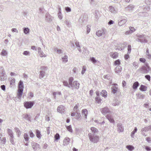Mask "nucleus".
Here are the masks:
<instances>
[{
    "label": "nucleus",
    "mask_w": 151,
    "mask_h": 151,
    "mask_svg": "<svg viewBox=\"0 0 151 151\" xmlns=\"http://www.w3.org/2000/svg\"><path fill=\"white\" fill-rule=\"evenodd\" d=\"M95 100L98 103H99L101 102L102 100L99 97V96H97L95 98Z\"/></svg>",
    "instance_id": "obj_47"
},
{
    "label": "nucleus",
    "mask_w": 151,
    "mask_h": 151,
    "mask_svg": "<svg viewBox=\"0 0 151 151\" xmlns=\"http://www.w3.org/2000/svg\"><path fill=\"white\" fill-rule=\"evenodd\" d=\"M39 55L40 57H45L46 56V55L44 54L43 52L42 51H41L39 53Z\"/></svg>",
    "instance_id": "obj_49"
},
{
    "label": "nucleus",
    "mask_w": 151,
    "mask_h": 151,
    "mask_svg": "<svg viewBox=\"0 0 151 151\" xmlns=\"http://www.w3.org/2000/svg\"><path fill=\"white\" fill-rule=\"evenodd\" d=\"M66 128L68 130V131H69L70 132H72V129L71 128V127L70 125L66 126Z\"/></svg>",
    "instance_id": "obj_51"
},
{
    "label": "nucleus",
    "mask_w": 151,
    "mask_h": 151,
    "mask_svg": "<svg viewBox=\"0 0 151 151\" xmlns=\"http://www.w3.org/2000/svg\"><path fill=\"white\" fill-rule=\"evenodd\" d=\"M139 60L140 62L143 63H145L146 61V59L145 58H140Z\"/></svg>",
    "instance_id": "obj_58"
},
{
    "label": "nucleus",
    "mask_w": 151,
    "mask_h": 151,
    "mask_svg": "<svg viewBox=\"0 0 151 151\" xmlns=\"http://www.w3.org/2000/svg\"><path fill=\"white\" fill-rule=\"evenodd\" d=\"M65 111L64 107L63 105H60L57 108V111L60 113L61 114L64 113Z\"/></svg>",
    "instance_id": "obj_13"
},
{
    "label": "nucleus",
    "mask_w": 151,
    "mask_h": 151,
    "mask_svg": "<svg viewBox=\"0 0 151 151\" xmlns=\"http://www.w3.org/2000/svg\"><path fill=\"white\" fill-rule=\"evenodd\" d=\"M29 135L30 137L31 138H33L35 136V135L34 134V133H33L32 132V130H30L29 132Z\"/></svg>",
    "instance_id": "obj_45"
},
{
    "label": "nucleus",
    "mask_w": 151,
    "mask_h": 151,
    "mask_svg": "<svg viewBox=\"0 0 151 151\" xmlns=\"http://www.w3.org/2000/svg\"><path fill=\"white\" fill-rule=\"evenodd\" d=\"M23 137L26 141H28L29 140V138L28 137V135L27 133H24L23 135Z\"/></svg>",
    "instance_id": "obj_34"
},
{
    "label": "nucleus",
    "mask_w": 151,
    "mask_h": 151,
    "mask_svg": "<svg viewBox=\"0 0 151 151\" xmlns=\"http://www.w3.org/2000/svg\"><path fill=\"white\" fill-rule=\"evenodd\" d=\"M63 61L64 63H66L68 61V56L67 55H65L62 58Z\"/></svg>",
    "instance_id": "obj_41"
},
{
    "label": "nucleus",
    "mask_w": 151,
    "mask_h": 151,
    "mask_svg": "<svg viewBox=\"0 0 151 151\" xmlns=\"http://www.w3.org/2000/svg\"><path fill=\"white\" fill-rule=\"evenodd\" d=\"M58 17L60 19H62L63 17L61 15V12H59L58 13Z\"/></svg>",
    "instance_id": "obj_64"
},
{
    "label": "nucleus",
    "mask_w": 151,
    "mask_h": 151,
    "mask_svg": "<svg viewBox=\"0 0 151 151\" xmlns=\"http://www.w3.org/2000/svg\"><path fill=\"white\" fill-rule=\"evenodd\" d=\"M70 139L68 137L65 138L63 141V145H66L68 144Z\"/></svg>",
    "instance_id": "obj_23"
},
{
    "label": "nucleus",
    "mask_w": 151,
    "mask_h": 151,
    "mask_svg": "<svg viewBox=\"0 0 151 151\" xmlns=\"http://www.w3.org/2000/svg\"><path fill=\"white\" fill-rule=\"evenodd\" d=\"M1 143L2 144H5L6 141V138L4 137H3L2 139L1 140Z\"/></svg>",
    "instance_id": "obj_50"
},
{
    "label": "nucleus",
    "mask_w": 151,
    "mask_h": 151,
    "mask_svg": "<svg viewBox=\"0 0 151 151\" xmlns=\"http://www.w3.org/2000/svg\"><path fill=\"white\" fill-rule=\"evenodd\" d=\"M101 95L105 97L107 96V92L105 90H103L101 92Z\"/></svg>",
    "instance_id": "obj_33"
},
{
    "label": "nucleus",
    "mask_w": 151,
    "mask_h": 151,
    "mask_svg": "<svg viewBox=\"0 0 151 151\" xmlns=\"http://www.w3.org/2000/svg\"><path fill=\"white\" fill-rule=\"evenodd\" d=\"M86 70V67L85 66H83L82 68V71H81V74H83Z\"/></svg>",
    "instance_id": "obj_53"
},
{
    "label": "nucleus",
    "mask_w": 151,
    "mask_h": 151,
    "mask_svg": "<svg viewBox=\"0 0 151 151\" xmlns=\"http://www.w3.org/2000/svg\"><path fill=\"white\" fill-rule=\"evenodd\" d=\"M102 113L104 114L105 115L107 114H110L111 113L109 109L107 107H105L103 108L101 110Z\"/></svg>",
    "instance_id": "obj_11"
},
{
    "label": "nucleus",
    "mask_w": 151,
    "mask_h": 151,
    "mask_svg": "<svg viewBox=\"0 0 151 151\" xmlns=\"http://www.w3.org/2000/svg\"><path fill=\"white\" fill-rule=\"evenodd\" d=\"M106 117L111 123H114V120L111 117V116L110 115H107L106 116Z\"/></svg>",
    "instance_id": "obj_22"
},
{
    "label": "nucleus",
    "mask_w": 151,
    "mask_h": 151,
    "mask_svg": "<svg viewBox=\"0 0 151 151\" xmlns=\"http://www.w3.org/2000/svg\"><path fill=\"white\" fill-rule=\"evenodd\" d=\"M109 11L111 13H116L117 12V10L115 9L114 8L111 6H110L109 7Z\"/></svg>",
    "instance_id": "obj_17"
},
{
    "label": "nucleus",
    "mask_w": 151,
    "mask_h": 151,
    "mask_svg": "<svg viewBox=\"0 0 151 151\" xmlns=\"http://www.w3.org/2000/svg\"><path fill=\"white\" fill-rule=\"evenodd\" d=\"M129 30L131 31V32H132V33L135 31L134 28L132 27H129Z\"/></svg>",
    "instance_id": "obj_63"
},
{
    "label": "nucleus",
    "mask_w": 151,
    "mask_h": 151,
    "mask_svg": "<svg viewBox=\"0 0 151 151\" xmlns=\"http://www.w3.org/2000/svg\"><path fill=\"white\" fill-rule=\"evenodd\" d=\"M6 76L5 71L3 70L2 72L0 73V81H4L5 79H6Z\"/></svg>",
    "instance_id": "obj_12"
},
{
    "label": "nucleus",
    "mask_w": 151,
    "mask_h": 151,
    "mask_svg": "<svg viewBox=\"0 0 151 151\" xmlns=\"http://www.w3.org/2000/svg\"><path fill=\"white\" fill-rule=\"evenodd\" d=\"M88 136L90 141L93 143H96L99 141V136L95 135L94 134L89 133L88 134Z\"/></svg>",
    "instance_id": "obj_3"
},
{
    "label": "nucleus",
    "mask_w": 151,
    "mask_h": 151,
    "mask_svg": "<svg viewBox=\"0 0 151 151\" xmlns=\"http://www.w3.org/2000/svg\"><path fill=\"white\" fill-rule=\"evenodd\" d=\"M120 102L117 99H115L113 101L112 104L113 106H119L120 104Z\"/></svg>",
    "instance_id": "obj_20"
},
{
    "label": "nucleus",
    "mask_w": 151,
    "mask_h": 151,
    "mask_svg": "<svg viewBox=\"0 0 151 151\" xmlns=\"http://www.w3.org/2000/svg\"><path fill=\"white\" fill-rule=\"evenodd\" d=\"M34 101H26L24 103V106L27 109L31 108L34 105Z\"/></svg>",
    "instance_id": "obj_7"
},
{
    "label": "nucleus",
    "mask_w": 151,
    "mask_h": 151,
    "mask_svg": "<svg viewBox=\"0 0 151 151\" xmlns=\"http://www.w3.org/2000/svg\"><path fill=\"white\" fill-rule=\"evenodd\" d=\"M117 131L118 132H122L124 130V127L122 126L121 123H119L117 124Z\"/></svg>",
    "instance_id": "obj_14"
},
{
    "label": "nucleus",
    "mask_w": 151,
    "mask_h": 151,
    "mask_svg": "<svg viewBox=\"0 0 151 151\" xmlns=\"http://www.w3.org/2000/svg\"><path fill=\"white\" fill-rule=\"evenodd\" d=\"M18 88L19 89H23L24 86L23 82L20 80L18 84Z\"/></svg>",
    "instance_id": "obj_24"
},
{
    "label": "nucleus",
    "mask_w": 151,
    "mask_h": 151,
    "mask_svg": "<svg viewBox=\"0 0 151 151\" xmlns=\"http://www.w3.org/2000/svg\"><path fill=\"white\" fill-rule=\"evenodd\" d=\"M91 129L92 131V132L93 133H97L98 132V130L97 129L94 127H91Z\"/></svg>",
    "instance_id": "obj_36"
},
{
    "label": "nucleus",
    "mask_w": 151,
    "mask_h": 151,
    "mask_svg": "<svg viewBox=\"0 0 151 151\" xmlns=\"http://www.w3.org/2000/svg\"><path fill=\"white\" fill-rule=\"evenodd\" d=\"M15 80L14 79H12V80L11 81H10V86L11 85H14V83H15Z\"/></svg>",
    "instance_id": "obj_60"
},
{
    "label": "nucleus",
    "mask_w": 151,
    "mask_h": 151,
    "mask_svg": "<svg viewBox=\"0 0 151 151\" xmlns=\"http://www.w3.org/2000/svg\"><path fill=\"white\" fill-rule=\"evenodd\" d=\"M65 22L68 27H70L71 26V23L69 21L66 19L65 20Z\"/></svg>",
    "instance_id": "obj_48"
},
{
    "label": "nucleus",
    "mask_w": 151,
    "mask_h": 151,
    "mask_svg": "<svg viewBox=\"0 0 151 151\" xmlns=\"http://www.w3.org/2000/svg\"><path fill=\"white\" fill-rule=\"evenodd\" d=\"M73 78L72 77L70 78L69 79L68 81L70 86V88L71 87L73 89H78L79 87V83L76 81H74L73 83Z\"/></svg>",
    "instance_id": "obj_1"
},
{
    "label": "nucleus",
    "mask_w": 151,
    "mask_h": 151,
    "mask_svg": "<svg viewBox=\"0 0 151 151\" xmlns=\"http://www.w3.org/2000/svg\"><path fill=\"white\" fill-rule=\"evenodd\" d=\"M24 33L25 34L29 33V29L28 27H24L23 28Z\"/></svg>",
    "instance_id": "obj_31"
},
{
    "label": "nucleus",
    "mask_w": 151,
    "mask_h": 151,
    "mask_svg": "<svg viewBox=\"0 0 151 151\" xmlns=\"http://www.w3.org/2000/svg\"><path fill=\"white\" fill-rule=\"evenodd\" d=\"M127 22V20L125 18H123L122 20H120V21L118 22V25L120 26L123 25L126 23Z\"/></svg>",
    "instance_id": "obj_15"
},
{
    "label": "nucleus",
    "mask_w": 151,
    "mask_h": 151,
    "mask_svg": "<svg viewBox=\"0 0 151 151\" xmlns=\"http://www.w3.org/2000/svg\"><path fill=\"white\" fill-rule=\"evenodd\" d=\"M137 95V98L138 99H143L144 98L145 96L141 93H139Z\"/></svg>",
    "instance_id": "obj_35"
},
{
    "label": "nucleus",
    "mask_w": 151,
    "mask_h": 151,
    "mask_svg": "<svg viewBox=\"0 0 151 151\" xmlns=\"http://www.w3.org/2000/svg\"><path fill=\"white\" fill-rule=\"evenodd\" d=\"M7 131V133L9 136V139L10 142L12 144L14 145V136L12 131L9 129H8Z\"/></svg>",
    "instance_id": "obj_5"
},
{
    "label": "nucleus",
    "mask_w": 151,
    "mask_h": 151,
    "mask_svg": "<svg viewBox=\"0 0 151 151\" xmlns=\"http://www.w3.org/2000/svg\"><path fill=\"white\" fill-rule=\"evenodd\" d=\"M65 10L67 12H70L71 11V8L69 7H66L65 8Z\"/></svg>",
    "instance_id": "obj_61"
},
{
    "label": "nucleus",
    "mask_w": 151,
    "mask_h": 151,
    "mask_svg": "<svg viewBox=\"0 0 151 151\" xmlns=\"http://www.w3.org/2000/svg\"><path fill=\"white\" fill-rule=\"evenodd\" d=\"M114 64L115 65H120V62L119 60H116L114 62Z\"/></svg>",
    "instance_id": "obj_55"
},
{
    "label": "nucleus",
    "mask_w": 151,
    "mask_h": 151,
    "mask_svg": "<svg viewBox=\"0 0 151 151\" xmlns=\"http://www.w3.org/2000/svg\"><path fill=\"white\" fill-rule=\"evenodd\" d=\"M82 115H84V117L87 118V114L88 113L87 110L86 109H84L82 110Z\"/></svg>",
    "instance_id": "obj_25"
},
{
    "label": "nucleus",
    "mask_w": 151,
    "mask_h": 151,
    "mask_svg": "<svg viewBox=\"0 0 151 151\" xmlns=\"http://www.w3.org/2000/svg\"><path fill=\"white\" fill-rule=\"evenodd\" d=\"M145 65L142 66L138 70V71L142 74L147 73L150 70V68L148 64L146 63Z\"/></svg>",
    "instance_id": "obj_2"
},
{
    "label": "nucleus",
    "mask_w": 151,
    "mask_h": 151,
    "mask_svg": "<svg viewBox=\"0 0 151 151\" xmlns=\"http://www.w3.org/2000/svg\"><path fill=\"white\" fill-rule=\"evenodd\" d=\"M45 19L48 22H51L52 20L51 16L48 13H46L45 15Z\"/></svg>",
    "instance_id": "obj_18"
},
{
    "label": "nucleus",
    "mask_w": 151,
    "mask_h": 151,
    "mask_svg": "<svg viewBox=\"0 0 151 151\" xmlns=\"http://www.w3.org/2000/svg\"><path fill=\"white\" fill-rule=\"evenodd\" d=\"M131 50V45H129L128 46V53L129 54L130 53Z\"/></svg>",
    "instance_id": "obj_59"
},
{
    "label": "nucleus",
    "mask_w": 151,
    "mask_h": 151,
    "mask_svg": "<svg viewBox=\"0 0 151 151\" xmlns=\"http://www.w3.org/2000/svg\"><path fill=\"white\" fill-rule=\"evenodd\" d=\"M141 131L143 132H146L148 131V130L147 127H146L142 129Z\"/></svg>",
    "instance_id": "obj_56"
},
{
    "label": "nucleus",
    "mask_w": 151,
    "mask_h": 151,
    "mask_svg": "<svg viewBox=\"0 0 151 151\" xmlns=\"http://www.w3.org/2000/svg\"><path fill=\"white\" fill-rule=\"evenodd\" d=\"M87 33H89L90 31V26L88 25L87 26Z\"/></svg>",
    "instance_id": "obj_54"
},
{
    "label": "nucleus",
    "mask_w": 151,
    "mask_h": 151,
    "mask_svg": "<svg viewBox=\"0 0 151 151\" xmlns=\"http://www.w3.org/2000/svg\"><path fill=\"white\" fill-rule=\"evenodd\" d=\"M134 7V6L132 4L129 5L128 6L126 7L125 9L126 11H130L132 10Z\"/></svg>",
    "instance_id": "obj_16"
},
{
    "label": "nucleus",
    "mask_w": 151,
    "mask_h": 151,
    "mask_svg": "<svg viewBox=\"0 0 151 151\" xmlns=\"http://www.w3.org/2000/svg\"><path fill=\"white\" fill-rule=\"evenodd\" d=\"M76 119H78L81 116V114L80 113L78 112V111H76Z\"/></svg>",
    "instance_id": "obj_44"
},
{
    "label": "nucleus",
    "mask_w": 151,
    "mask_h": 151,
    "mask_svg": "<svg viewBox=\"0 0 151 151\" xmlns=\"http://www.w3.org/2000/svg\"><path fill=\"white\" fill-rule=\"evenodd\" d=\"M113 86L111 87V92L112 93L114 94H116L117 92L119 91V89L116 86H117V84L116 83H114L112 84Z\"/></svg>",
    "instance_id": "obj_8"
},
{
    "label": "nucleus",
    "mask_w": 151,
    "mask_h": 151,
    "mask_svg": "<svg viewBox=\"0 0 151 151\" xmlns=\"http://www.w3.org/2000/svg\"><path fill=\"white\" fill-rule=\"evenodd\" d=\"M32 147L35 151L39 150L40 149V145L38 143L35 142H33L31 143Z\"/></svg>",
    "instance_id": "obj_9"
},
{
    "label": "nucleus",
    "mask_w": 151,
    "mask_h": 151,
    "mask_svg": "<svg viewBox=\"0 0 151 151\" xmlns=\"http://www.w3.org/2000/svg\"><path fill=\"white\" fill-rule=\"evenodd\" d=\"M145 149L147 151H150L151 150V148L148 146H145Z\"/></svg>",
    "instance_id": "obj_57"
},
{
    "label": "nucleus",
    "mask_w": 151,
    "mask_h": 151,
    "mask_svg": "<svg viewBox=\"0 0 151 151\" xmlns=\"http://www.w3.org/2000/svg\"><path fill=\"white\" fill-rule=\"evenodd\" d=\"M63 85L64 86L67 87L69 88H70V86L69 85V84H68V82L67 81H63Z\"/></svg>",
    "instance_id": "obj_38"
},
{
    "label": "nucleus",
    "mask_w": 151,
    "mask_h": 151,
    "mask_svg": "<svg viewBox=\"0 0 151 151\" xmlns=\"http://www.w3.org/2000/svg\"><path fill=\"white\" fill-rule=\"evenodd\" d=\"M90 60L94 64H95L97 62V60L95 59V58L93 57L91 58H90Z\"/></svg>",
    "instance_id": "obj_52"
},
{
    "label": "nucleus",
    "mask_w": 151,
    "mask_h": 151,
    "mask_svg": "<svg viewBox=\"0 0 151 151\" xmlns=\"http://www.w3.org/2000/svg\"><path fill=\"white\" fill-rule=\"evenodd\" d=\"M36 135L37 137L39 139H40L42 135L41 134L40 132L38 129H37L36 131Z\"/></svg>",
    "instance_id": "obj_26"
},
{
    "label": "nucleus",
    "mask_w": 151,
    "mask_h": 151,
    "mask_svg": "<svg viewBox=\"0 0 151 151\" xmlns=\"http://www.w3.org/2000/svg\"><path fill=\"white\" fill-rule=\"evenodd\" d=\"M137 127H135L134 130L131 133V136L133 138L134 137L133 136L135 133L137 132Z\"/></svg>",
    "instance_id": "obj_37"
},
{
    "label": "nucleus",
    "mask_w": 151,
    "mask_h": 151,
    "mask_svg": "<svg viewBox=\"0 0 151 151\" xmlns=\"http://www.w3.org/2000/svg\"><path fill=\"white\" fill-rule=\"evenodd\" d=\"M40 69L41 70L40 72L39 78L41 79L45 76V70L47 69V67L45 66H41Z\"/></svg>",
    "instance_id": "obj_6"
},
{
    "label": "nucleus",
    "mask_w": 151,
    "mask_h": 151,
    "mask_svg": "<svg viewBox=\"0 0 151 151\" xmlns=\"http://www.w3.org/2000/svg\"><path fill=\"white\" fill-rule=\"evenodd\" d=\"M122 70V68L120 66L118 65L115 68V72L117 73H119Z\"/></svg>",
    "instance_id": "obj_19"
},
{
    "label": "nucleus",
    "mask_w": 151,
    "mask_h": 151,
    "mask_svg": "<svg viewBox=\"0 0 151 151\" xmlns=\"http://www.w3.org/2000/svg\"><path fill=\"white\" fill-rule=\"evenodd\" d=\"M121 47V45H120V44L118 45L117 46H116V47H115V48L116 50H122Z\"/></svg>",
    "instance_id": "obj_43"
},
{
    "label": "nucleus",
    "mask_w": 151,
    "mask_h": 151,
    "mask_svg": "<svg viewBox=\"0 0 151 151\" xmlns=\"http://www.w3.org/2000/svg\"><path fill=\"white\" fill-rule=\"evenodd\" d=\"M110 55L112 58H116L118 55V54L116 52H114V53H110Z\"/></svg>",
    "instance_id": "obj_28"
},
{
    "label": "nucleus",
    "mask_w": 151,
    "mask_h": 151,
    "mask_svg": "<svg viewBox=\"0 0 151 151\" xmlns=\"http://www.w3.org/2000/svg\"><path fill=\"white\" fill-rule=\"evenodd\" d=\"M104 78L110 81H111L112 79V77L109 75H107L105 76L104 77Z\"/></svg>",
    "instance_id": "obj_39"
},
{
    "label": "nucleus",
    "mask_w": 151,
    "mask_h": 151,
    "mask_svg": "<svg viewBox=\"0 0 151 151\" xmlns=\"http://www.w3.org/2000/svg\"><path fill=\"white\" fill-rule=\"evenodd\" d=\"M23 89H18L17 95L19 99H20L21 98L23 93Z\"/></svg>",
    "instance_id": "obj_21"
},
{
    "label": "nucleus",
    "mask_w": 151,
    "mask_h": 151,
    "mask_svg": "<svg viewBox=\"0 0 151 151\" xmlns=\"http://www.w3.org/2000/svg\"><path fill=\"white\" fill-rule=\"evenodd\" d=\"M136 36L138 38H140V40H142L143 42H141V43H147L148 42L147 36H146L145 35H140L137 34Z\"/></svg>",
    "instance_id": "obj_4"
},
{
    "label": "nucleus",
    "mask_w": 151,
    "mask_h": 151,
    "mask_svg": "<svg viewBox=\"0 0 151 151\" xmlns=\"http://www.w3.org/2000/svg\"><path fill=\"white\" fill-rule=\"evenodd\" d=\"M55 141H57L60 138V136L59 134L57 133L55 135Z\"/></svg>",
    "instance_id": "obj_42"
},
{
    "label": "nucleus",
    "mask_w": 151,
    "mask_h": 151,
    "mask_svg": "<svg viewBox=\"0 0 151 151\" xmlns=\"http://www.w3.org/2000/svg\"><path fill=\"white\" fill-rule=\"evenodd\" d=\"M139 90L142 91H145L147 90V87L145 86L141 85L140 86V87L139 88Z\"/></svg>",
    "instance_id": "obj_29"
},
{
    "label": "nucleus",
    "mask_w": 151,
    "mask_h": 151,
    "mask_svg": "<svg viewBox=\"0 0 151 151\" xmlns=\"http://www.w3.org/2000/svg\"><path fill=\"white\" fill-rule=\"evenodd\" d=\"M23 118H24L27 120L31 121V117L29 115L27 114H25L24 115V116L23 117Z\"/></svg>",
    "instance_id": "obj_30"
},
{
    "label": "nucleus",
    "mask_w": 151,
    "mask_h": 151,
    "mask_svg": "<svg viewBox=\"0 0 151 151\" xmlns=\"http://www.w3.org/2000/svg\"><path fill=\"white\" fill-rule=\"evenodd\" d=\"M139 84L138 82L136 81L135 82L132 86V88L134 89H136L139 86Z\"/></svg>",
    "instance_id": "obj_27"
},
{
    "label": "nucleus",
    "mask_w": 151,
    "mask_h": 151,
    "mask_svg": "<svg viewBox=\"0 0 151 151\" xmlns=\"http://www.w3.org/2000/svg\"><path fill=\"white\" fill-rule=\"evenodd\" d=\"M1 54L3 56H6L7 54V52L6 50L3 49L1 53Z\"/></svg>",
    "instance_id": "obj_46"
},
{
    "label": "nucleus",
    "mask_w": 151,
    "mask_h": 151,
    "mask_svg": "<svg viewBox=\"0 0 151 151\" xmlns=\"http://www.w3.org/2000/svg\"><path fill=\"white\" fill-rule=\"evenodd\" d=\"M15 131L17 133V134L18 135V137H19L21 134L20 131L19 129V128L16 127L15 128Z\"/></svg>",
    "instance_id": "obj_40"
},
{
    "label": "nucleus",
    "mask_w": 151,
    "mask_h": 151,
    "mask_svg": "<svg viewBox=\"0 0 151 151\" xmlns=\"http://www.w3.org/2000/svg\"><path fill=\"white\" fill-rule=\"evenodd\" d=\"M126 148L127 149L129 150L132 151L133 150L134 148V147L131 145H128L126 146Z\"/></svg>",
    "instance_id": "obj_32"
},
{
    "label": "nucleus",
    "mask_w": 151,
    "mask_h": 151,
    "mask_svg": "<svg viewBox=\"0 0 151 151\" xmlns=\"http://www.w3.org/2000/svg\"><path fill=\"white\" fill-rule=\"evenodd\" d=\"M106 32V30L104 29H103L101 30H98L96 32V34L98 36H101L102 35H105Z\"/></svg>",
    "instance_id": "obj_10"
},
{
    "label": "nucleus",
    "mask_w": 151,
    "mask_h": 151,
    "mask_svg": "<svg viewBox=\"0 0 151 151\" xmlns=\"http://www.w3.org/2000/svg\"><path fill=\"white\" fill-rule=\"evenodd\" d=\"M145 78L149 81H150V76L149 75H146L145 76Z\"/></svg>",
    "instance_id": "obj_62"
}]
</instances>
